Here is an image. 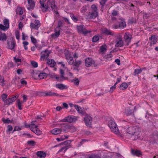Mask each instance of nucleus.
I'll list each match as a JSON object with an SVG mask.
<instances>
[{"instance_id": "nucleus-1", "label": "nucleus", "mask_w": 158, "mask_h": 158, "mask_svg": "<svg viewBox=\"0 0 158 158\" xmlns=\"http://www.w3.org/2000/svg\"><path fill=\"white\" fill-rule=\"evenodd\" d=\"M126 133H124V135L129 138L131 137L134 140H136L140 137L141 129L137 126L126 127Z\"/></svg>"}, {"instance_id": "nucleus-2", "label": "nucleus", "mask_w": 158, "mask_h": 158, "mask_svg": "<svg viewBox=\"0 0 158 158\" xmlns=\"http://www.w3.org/2000/svg\"><path fill=\"white\" fill-rule=\"evenodd\" d=\"M55 3L54 0H49L47 2V4L44 5V7H42V8H43L44 9H42V10L43 12H46L50 6L52 10H55V9H56L57 7Z\"/></svg>"}, {"instance_id": "nucleus-3", "label": "nucleus", "mask_w": 158, "mask_h": 158, "mask_svg": "<svg viewBox=\"0 0 158 158\" xmlns=\"http://www.w3.org/2000/svg\"><path fill=\"white\" fill-rule=\"evenodd\" d=\"M108 125L112 131L114 132L116 134H119V131L118 130L117 125L114 121L112 120H110L108 123Z\"/></svg>"}, {"instance_id": "nucleus-4", "label": "nucleus", "mask_w": 158, "mask_h": 158, "mask_svg": "<svg viewBox=\"0 0 158 158\" xmlns=\"http://www.w3.org/2000/svg\"><path fill=\"white\" fill-rule=\"evenodd\" d=\"M78 118V117L73 115H70L65 117L62 119V121L63 122L72 123L76 121Z\"/></svg>"}, {"instance_id": "nucleus-5", "label": "nucleus", "mask_w": 158, "mask_h": 158, "mask_svg": "<svg viewBox=\"0 0 158 158\" xmlns=\"http://www.w3.org/2000/svg\"><path fill=\"white\" fill-rule=\"evenodd\" d=\"M77 29L80 33H82L85 35H86L87 34L90 33V31L87 30L85 27L83 25L77 26Z\"/></svg>"}, {"instance_id": "nucleus-6", "label": "nucleus", "mask_w": 158, "mask_h": 158, "mask_svg": "<svg viewBox=\"0 0 158 158\" xmlns=\"http://www.w3.org/2000/svg\"><path fill=\"white\" fill-rule=\"evenodd\" d=\"M132 38V35L129 32H127L125 33L124 35V39L126 43V45L127 46L129 45Z\"/></svg>"}, {"instance_id": "nucleus-7", "label": "nucleus", "mask_w": 158, "mask_h": 158, "mask_svg": "<svg viewBox=\"0 0 158 158\" xmlns=\"http://www.w3.org/2000/svg\"><path fill=\"white\" fill-rule=\"evenodd\" d=\"M7 44L8 46V48L11 50L14 49L16 45L14 40L12 38L7 40Z\"/></svg>"}, {"instance_id": "nucleus-8", "label": "nucleus", "mask_w": 158, "mask_h": 158, "mask_svg": "<svg viewBox=\"0 0 158 158\" xmlns=\"http://www.w3.org/2000/svg\"><path fill=\"white\" fill-rule=\"evenodd\" d=\"M35 23H31L30 24V26L31 28L38 30L40 26V21L38 20H35Z\"/></svg>"}, {"instance_id": "nucleus-9", "label": "nucleus", "mask_w": 158, "mask_h": 158, "mask_svg": "<svg viewBox=\"0 0 158 158\" xmlns=\"http://www.w3.org/2000/svg\"><path fill=\"white\" fill-rule=\"evenodd\" d=\"M18 95H16L12 97L6 99L5 101L4 105H10L14 102L18 97Z\"/></svg>"}, {"instance_id": "nucleus-10", "label": "nucleus", "mask_w": 158, "mask_h": 158, "mask_svg": "<svg viewBox=\"0 0 158 158\" xmlns=\"http://www.w3.org/2000/svg\"><path fill=\"white\" fill-rule=\"evenodd\" d=\"M71 141L70 140H67L61 143L62 145H64L65 146V147H64L61 148L59 151L58 152H60L63 151V150L65 149L64 152H65L67 149V147L69 146L71 143Z\"/></svg>"}, {"instance_id": "nucleus-11", "label": "nucleus", "mask_w": 158, "mask_h": 158, "mask_svg": "<svg viewBox=\"0 0 158 158\" xmlns=\"http://www.w3.org/2000/svg\"><path fill=\"white\" fill-rule=\"evenodd\" d=\"M84 121L86 125L88 127H90L92 125V118L89 116H86L84 118Z\"/></svg>"}, {"instance_id": "nucleus-12", "label": "nucleus", "mask_w": 158, "mask_h": 158, "mask_svg": "<svg viewBox=\"0 0 158 158\" xmlns=\"http://www.w3.org/2000/svg\"><path fill=\"white\" fill-rule=\"evenodd\" d=\"M115 42H116L115 47L119 48L123 46L124 43L120 37H119L116 39Z\"/></svg>"}, {"instance_id": "nucleus-13", "label": "nucleus", "mask_w": 158, "mask_h": 158, "mask_svg": "<svg viewBox=\"0 0 158 158\" xmlns=\"http://www.w3.org/2000/svg\"><path fill=\"white\" fill-rule=\"evenodd\" d=\"M94 63V60L92 58L88 57L86 58L85 60V64L86 67H89Z\"/></svg>"}, {"instance_id": "nucleus-14", "label": "nucleus", "mask_w": 158, "mask_h": 158, "mask_svg": "<svg viewBox=\"0 0 158 158\" xmlns=\"http://www.w3.org/2000/svg\"><path fill=\"white\" fill-rule=\"evenodd\" d=\"M60 128H59L61 132H65L68 129L70 128V126L67 123H63L60 124Z\"/></svg>"}, {"instance_id": "nucleus-15", "label": "nucleus", "mask_w": 158, "mask_h": 158, "mask_svg": "<svg viewBox=\"0 0 158 158\" xmlns=\"http://www.w3.org/2000/svg\"><path fill=\"white\" fill-rule=\"evenodd\" d=\"M50 53L47 50L42 51L41 52V55L40 60H42L43 59H44L45 58H47L49 56Z\"/></svg>"}, {"instance_id": "nucleus-16", "label": "nucleus", "mask_w": 158, "mask_h": 158, "mask_svg": "<svg viewBox=\"0 0 158 158\" xmlns=\"http://www.w3.org/2000/svg\"><path fill=\"white\" fill-rule=\"evenodd\" d=\"M98 15V12L92 11L89 12L88 14V17L89 19H94L96 18Z\"/></svg>"}, {"instance_id": "nucleus-17", "label": "nucleus", "mask_w": 158, "mask_h": 158, "mask_svg": "<svg viewBox=\"0 0 158 158\" xmlns=\"http://www.w3.org/2000/svg\"><path fill=\"white\" fill-rule=\"evenodd\" d=\"M66 58L68 62L70 64H73L74 63V60L73 58L69 54L66 55Z\"/></svg>"}, {"instance_id": "nucleus-18", "label": "nucleus", "mask_w": 158, "mask_h": 158, "mask_svg": "<svg viewBox=\"0 0 158 158\" xmlns=\"http://www.w3.org/2000/svg\"><path fill=\"white\" fill-rule=\"evenodd\" d=\"M36 155L40 158H45L46 156L45 153L42 151H40L37 152Z\"/></svg>"}, {"instance_id": "nucleus-19", "label": "nucleus", "mask_w": 158, "mask_h": 158, "mask_svg": "<svg viewBox=\"0 0 158 158\" xmlns=\"http://www.w3.org/2000/svg\"><path fill=\"white\" fill-rule=\"evenodd\" d=\"M119 27L121 29H123L126 26V24L124 20H121L120 22H119Z\"/></svg>"}, {"instance_id": "nucleus-20", "label": "nucleus", "mask_w": 158, "mask_h": 158, "mask_svg": "<svg viewBox=\"0 0 158 158\" xmlns=\"http://www.w3.org/2000/svg\"><path fill=\"white\" fill-rule=\"evenodd\" d=\"M7 37L5 33L0 32V40L5 41L7 39Z\"/></svg>"}, {"instance_id": "nucleus-21", "label": "nucleus", "mask_w": 158, "mask_h": 158, "mask_svg": "<svg viewBox=\"0 0 158 158\" xmlns=\"http://www.w3.org/2000/svg\"><path fill=\"white\" fill-rule=\"evenodd\" d=\"M51 132L53 134L57 135L60 133L61 132L59 128H56L51 130Z\"/></svg>"}, {"instance_id": "nucleus-22", "label": "nucleus", "mask_w": 158, "mask_h": 158, "mask_svg": "<svg viewBox=\"0 0 158 158\" xmlns=\"http://www.w3.org/2000/svg\"><path fill=\"white\" fill-rule=\"evenodd\" d=\"M47 63L50 65L51 67H54L56 64L54 60L52 59L50 60L49 59H48L47 60Z\"/></svg>"}, {"instance_id": "nucleus-23", "label": "nucleus", "mask_w": 158, "mask_h": 158, "mask_svg": "<svg viewBox=\"0 0 158 158\" xmlns=\"http://www.w3.org/2000/svg\"><path fill=\"white\" fill-rule=\"evenodd\" d=\"M27 1L29 5L30 6V7H28L27 9L30 10V9L33 8L35 5V3L34 1L32 0H28Z\"/></svg>"}, {"instance_id": "nucleus-24", "label": "nucleus", "mask_w": 158, "mask_h": 158, "mask_svg": "<svg viewBox=\"0 0 158 158\" xmlns=\"http://www.w3.org/2000/svg\"><path fill=\"white\" fill-rule=\"evenodd\" d=\"M103 32L107 35H113L114 34L110 30H108L106 28L104 29L103 30Z\"/></svg>"}, {"instance_id": "nucleus-25", "label": "nucleus", "mask_w": 158, "mask_h": 158, "mask_svg": "<svg viewBox=\"0 0 158 158\" xmlns=\"http://www.w3.org/2000/svg\"><path fill=\"white\" fill-rule=\"evenodd\" d=\"M127 87V84L126 83L124 82L119 86V88L120 89L123 90L126 89Z\"/></svg>"}, {"instance_id": "nucleus-26", "label": "nucleus", "mask_w": 158, "mask_h": 158, "mask_svg": "<svg viewBox=\"0 0 158 158\" xmlns=\"http://www.w3.org/2000/svg\"><path fill=\"white\" fill-rule=\"evenodd\" d=\"M45 96H59V95L58 94H57L53 92H51V91L45 93Z\"/></svg>"}, {"instance_id": "nucleus-27", "label": "nucleus", "mask_w": 158, "mask_h": 158, "mask_svg": "<svg viewBox=\"0 0 158 158\" xmlns=\"http://www.w3.org/2000/svg\"><path fill=\"white\" fill-rule=\"evenodd\" d=\"M56 87L60 89L63 90L64 89L66 86L62 84H56L55 85Z\"/></svg>"}, {"instance_id": "nucleus-28", "label": "nucleus", "mask_w": 158, "mask_h": 158, "mask_svg": "<svg viewBox=\"0 0 158 158\" xmlns=\"http://www.w3.org/2000/svg\"><path fill=\"white\" fill-rule=\"evenodd\" d=\"M125 113L127 115H129L132 113V110L129 108H126L125 109Z\"/></svg>"}, {"instance_id": "nucleus-29", "label": "nucleus", "mask_w": 158, "mask_h": 158, "mask_svg": "<svg viewBox=\"0 0 158 158\" xmlns=\"http://www.w3.org/2000/svg\"><path fill=\"white\" fill-rule=\"evenodd\" d=\"M81 64V61L80 60H75V61H74V63L73 64L75 66L77 67H79L80 65Z\"/></svg>"}, {"instance_id": "nucleus-30", "label": "nucleus", "mask_w": 158, "mask_h": 158, "mask_svg": "<svg viewBox=\"0 0 158 158\" xmlns=\"http://www.w3.org/2000/svg\"><path fill=\"white\" fill-rule=\"evenodd\" d=\"M71 81L72 82L74 83L75 85L78 86L80 82V81L77 78H75L71 80Z\"/></svg>"}, {"instance_id": "nucleus-31", "label": "nucleus", "mask_w": 158, "mask_h": 158, "mask_svg": "<svg viewBox=\"0 0 158 158\" xmlns=\"http://www.w3.org/2000/svg\"><path fill=\"white\" fill-rule=\"evenodd\" d=\"M58 30L56 31L54 33L52 34V37H58L60 34V29H58Z\"/></svg>"}, {"instance_id": "nucleus-32", "label": "nucleus", "mask_w": 158, "mask_h": 158, "mask_svg": "<svg viewBox=\"0 0 158 158\" xmlns=\"http://www.w3.org/2000/svg\"><path fill=\"white\" fill-rule=\"evenodd\" d=\"M132 153L134 155H135L137 156H139L141 155V152L139 150L135 151L134 150H132Z\"/></svg>"}, {"instance_id": "nucleus-33", "label": "nucleus", "mask_w": 158, "mask_h": 158, "mask_svg": "<svg viewBox=\"0 0 158 158\" xmlns=\"http://www.w3.org/2000/svg\"><path fill=\"white\" fill-rule=\"evenodd\" d=\"M33 132L38 135H40L42 133V132L39 130L38 127L33 130Z\"/></svg>"}, {"instance_id": "nucleus-34", "label": "nucleus", "mask_w": 158, "mask_h": 158, "mask_svg": "<svg viewBox=\"0 0 158 158\" xmlns=\"http://www.w3.org/2000/svg\"><path fill=\"white\" fill-rule=\"evenodd\" d=\"M107 46L106 45H104L102 46L100 48V51L101 52L103 53L106 50Z\"/></svg>"}, {"instance_id": "nucleus-35", "label": "nucleus", "mask_w": 158, "mask_h": 158, "mask_svg": "<svg viewBox=\"0 0 158 158\" xmlns=\"http://www.w3.org/2000/svg\"><path fill=\"white\" fill-rule=\"evenodd\" d=\"M28 127L30 128L31 130L33 132V130L35 128H37L38 127V126L33 123H32L30 125H29L28 126Z\"/></svg>"}, {"instance_id": "nucleus-36", "label": "nucleus", "mask_w": 158, "mask_h": 158, "mask_svg": "<svg viewBox=\"0 0 158 158\" xmlns=\"http://www.w3.org/2000/svg\"><path fill=\"white\" fill-rule=\"evenodd\" d=\"M16 13L19 14V15L23 14V11L22 8L20 7H18L16 10Z\"/></svg>"}, {"instance_id": "nucleus-37", "label": "nucleus", "mask_w": 158, "mask_h": 158, "mask_svg": "<svg viewBox=\"0 0 158 158\" xmlns=\"http://www.w3.org/2000/svg\"><path fill=\"white\" fill-rule=\"evenodd\" d=\"M47 75L45 73H40L38 75V77L40 79H43L46 77Z\"/></svg>"}, {"instance_id": "nucleus-38", "label": "nucleus", "mask_w": 158, "mask_h": 158, "mask_svg": "<svg viewBox=\"0 0 158 158\" xmlns=\"http://www.w3.org/2000/svg\"><path fill=\"white\" fill-rule=\"evenodd\" d=\"M14 66L13 63L12 62H9L8 64L7 67H6L5 68L6 70H8L10 68L14 67Z\"/></svg>"}, {"instance_id": "nucleus-39", "label": "nucleus", "mask_w": 158, "mask_h": 158, "mask_svg": "<svg viewBox=\"0 0 158 158\" xmlns=\"http://www.w3.org/2000/svg\"><path fill=\"white\" fill-rule=\"evenodd\" d=\"M63 21L61 20L59 21L58 22V26L56 27V29H60V27H62L63 26Z\"/></svg>"}, {"instance_id": "nucleus-40", "label": "nucleus", "mask_w": 158, "mask_h": 158, "mask_svg": "<svg viewBox=\"0 0 158 158\" xmlns=\"http://www.w3.org/2000/svg\"><path fill=\"white\" fill-rule=\"evenodd\" d=\"M4 25L6 26L8 28L9 27V20L7 19H4L3 20Z\"/></svg>"}, {"instance_id": "nucleus-41", "label": "nucleus", "mask_w": 158, "mask_h": 158, "mask_svg": "<svg viewBox=\"0 0 158 158\" xmlns=\"http://www.w3.org/2000/svg\"><path fill=\"white\" fill-rule=\"evenodd\" d=\"M142 71V70L141 69H135L134 72V75L135 76L136 75L141 73Z\"/></svg>"}, {"instance_id": "nucleus-42", "label": "nucleus", "mask_w": 158, "mask_h": 158, "mask_svg": "<svg viewBox=\"0 0 158 158\" xmlns=\"http://www.w3.org/2000/svg\"><path fill=\"white\" fill-rule=\"evenodd\" d=\"M7 95L5 94H3L1 96V98L2 99V101L4 102V104L5 103V100H6V99L7 98Z\"/></svg>"}, {"instance_id": "nucleus-43", "label": "nucleus", "mask_w": 158, "mask_h": 158, "mask_svg": "<svg viewBox=\"0 0 158 158\" xmlns=\"http://www.w3.org/2000/svg\"><path fill=\"white\" fill-rule=\"evenodd\" d=\"M2 121L5 123H9L12 122V121L9 120V118L5 119L4 118H3Z\"/></svg>"}, {"instance_id": "nucleus-44", "label": "nucleus", "mask_w": 158, "mask_h": 158, "mask_svg": "<svg viewBox=\"0 0 158 158\" xmlns=\"http://www.w3.org/2000/svg\"><path fill=\"white\" fill-rule=\"evenodd\" d=\"M157 42V38L155 36H154L153 39L152 40L151 42L150 43L151 45H154L156 44Z\"/></svg>"}, {"instance_id": "nucleus-45", "label": "nucleus", "mask_w": 158, "mask_h": 158, "mask_svg": "<svg viewBox=\"0 0 158 158\" xmlns=\"http://www.w3.org/2000/svg\"><path fill=\"white\" fill-rule=\"evenodd\" d=\"M99 40V37L97 35L94 36L92 39V41L93 42H96Z\"/></svg>"}, {"instance_id": "nucleus-46", "label": "nucleus", "mask_w": 158, "mask_h": 158, "mask_svg": "<svg viewBox=\"0 0 158 158\" xmlns=\"http://www.w3.org/2000/svg\"><path fill=\"white\" fill-rule=\"evenodd\" d=\"M8 28L6 26L3 25L2 24H0V29L3 31H5Z\"/></svg>"}, {"instance_id": "nucleus-47", "label": "nucleus", "mask_w": 158, "mask_h": 158, "mask_svg": "<svg viewBox=\"0 0 158 158\" xmlns=\"http://www.w3.org/2000/svg\"><path fill=\"white\" fill-rule=\"evenodd\" d=\"M60 73L61 74L60 78L61 79H63L64 80L65 79V78L64 76V71L62 69H60Z\"/></svg>"}, {"instance_id": "nucleus-48", "label": "nucleus", "mask_w": 158, "mask_h": 158, "mask_svg": "<svg viewBox=\"0 0 158 158\" xmlns=\"http://www.w3.org/2000/svg\"><path fill=\"white\" fill-rule=\"evenodd\" d=\"M70 16H71V17L72 19L74 21L77 22V21H78V18L77 17H75L73 14H71Z\"/></svg>"}, {"instance_id": "nucleus-49", "label": "nucleus", "mask_w": 158, "mask_h": 158, "mask_svg": "<svg viewBox=\"0 0 158 158\" xmlns=\"http://www.w3.org/2000/svg\"><path fill=\"white\" fill-rule=\"evenodd\" d=\"M153 137L154 139V142H158V134L154 135H153Z\"/></svg>"}, {"instance_id": "nucleus-50", "label": "nucleus", "mask_w": 158, "mask_h": 158, "mask_svg": "<svg viewBox=\"0 0 158 158\" xmlns=\"http://www.w3.org/2000/svg\"><path fill=\"white\" fill-rule=\"evenodd\" d=\"M91 8L92 10V11L97 12V8L95 5H92L91 6Z\"/></svg>"}, {"instance_id": "nucleus-51", "label": "nucleus", "mask_w": 158, "mask_h": 158, "mask_svg": "<svg viewBox=\"0 0 158 158\" xmlns=\"http://www.w3.org/2000/svg\"><path fill=\"white\" fill-rule=\"evenodd\" d=\"M17 105L18 108L19 110H21L22 109V108H21L22 103L21 102H20V101L19 100H18Z\"/></svg>"}, {"instance_id": "nucleus-52", "label": "nucleus", "mask_w": 158, "mask_h": 158, "mask_svg": "<svg viewBox=\"0 0 158 158\" xmlns=\"http://www.w3.org/2000/svg\"><path fill=\"white\" fill-rule=\"evenodd\" d=\"M31 64L34 68H36L38 66L37 63L34 61H32L31 62Z\"/></svg>"}, {"instance_id": "nucleus-53", "label": "nucleus", "mask_w": 158, "mask_h": 158, "mask_svg": "<svg viewBox=\"0 0 158 158\" xmlns=\"http://www.w3.org/2000/svg\"><path fill=\"white\" fill-rule=\"evenodd\" d=\"M15 35L16 38L19 40V31L18 30H17L15 31Z\"/></svg>"}, {"instance_id": "nucleus-54", "label": "nucleus", "mask_w": 158, "mask_h": 158, "mask_svg": "<svg viewBox=\"0 0 158 158\" xmlns=\"http://www.w3.org/2000/svg\"><path fill=\"white\" fill-rule=\"evenodd\" d=\"M46 0H40V2L41 5L40 7L42 8V7H44V2L46 1Z\"/></svg>"}, {"instance_id": "nucleus-55", "label": "nucleus", "mask_w": 158, "mask_h": 158, "mask_svg": "<svg viewBox=\"0 0 158 158\" xmlns=\"http://www.w3.org/2000/svg\"><path fill=\"white\" fill-rule=\"evenodd\" d=\"M118 13L117 11L115 10H113L111 16H116L118 15Z\"/></svg>"}, {"instance_id": "nucleus-56", "label": "nucleus", "mask_w": 158, "mask_h": 158, "mask_svg": "<svg viewBox=\"0 0 158 158\" xmlns=\"http://www.w3.org/2000/svg\"><path fill=\"white\" fill-rule=\"evenodd\" d=\"M14 60L15 61L16 63H18L19 62H21V60L20 59L17 58L16 57H14Z\"/></svg>"}, {"instance_id": "nucleus-57", "label": "nucleus", "mask_w": 158, "mask_h": 158, "mask_svg": "<svg viewBox=\"0 0 158 158\" xmlns=\"http://www.w3.org/2000/svg\"><path fill=\"white\" fill-rule=\"evenodd\" d=\"M35 143V142L33 140L29 141L27 142V143L31 146H33Z\"/></svg>"}, {"instance_id": "nucleus-58", "label": "nucleus", "mask_w": 158, "mask_h": 158, "mask_svg": "<svg viewBox=\"0 0 158 158\" xmlns=\"http://www.w3.org/2000/svg\"><path fill=\"white\" fill-rule=\"evenodd\" d=\"M31 40L32 42L34 43V44H35L37 42V41L36 39L33 37V36H31Z\"/></svg>"}, {"instance_id": "nucleus-59", "label": "nucleus", "mask_w": 158, "mask_h": 158, "mask_svg": "<svg viewBox=\"0 0 158 158\" xmlns=\"http://www.w3.org/2000/svg\"><path fill=\"white\" fill-rule=\"evenodd\" d=\"M21 128L19 127V126H15V127L14 128L13 132H14V131H19L21 130Z\"/></svg>"}, {"instance_id": "nucleus-60", "label": "nucleus", "mask_w": 158, "mask_h": 158, "mask_svg": "<svg viewBox=\"0 0 158 158\" xmlns=\"http://www.w3.org/2000/svg\"><path fill=\"white\" fill-rule=\"evenodd\" d=\"M112 56H111L110 54H109L105 56L104 57L105 59L109 60L110 58Z\"/></svg>"}, {"instance_id": "nucleus-61", "label": "nucleus", "mask_w": 158, "mask_h": 158, "mask_svg": "<svg viewBox=\"0 0 158 158\" xmlns=\"http://www.w3.org/2000/svg\"><path fill=\"white\" fill-rule=\"evenodd\" d=\"M116 85L114 84V85L110 87V92L111 93H112L113 92L114 89H115L116 87Z\"/></svg>"}, {"instance_id": "nucleus-62", "label": "nucleus", "mask_w": 158, "mask_h": 158, "mask_svg": "<svg viewBox=\"0 0 158 158\" xmlns=\"http://www.w3.org/2000/svg\"><path fill=\"white\" fill-rule=\"evenodd\" d=\"M121 79V77H118L117 78V81L115 83V85H117L118 83H119Z\"/></svg>"}, {"instance_id": "nucleus-63", "label": "nucleus", "mask_w": 158, "mask_h": 158, "mask_svg": "<svg viewBox=\"0 0 158 158\" xmlns=\"http://www.w3.org/2000/svg\"><path fill=\"white\" fill-rule=\"evenodd\" d=\"M8 131H10L12 130L13 127H12L10 125H9L7 126Z\"/></svg>"}, {"instance_id": "nucleus-64", "label": "nucleus", "mask_w": 158, "mask_h": 158, "mask_svg": "<svg viewBox=\"0 0 158 158\" xmlns=\"http://www.w3.org/2000/svg\"><path fill=\"white\" fill-rule=\"evenodd\" d=\"M115 61L118 65L120 64V62L119 59H117L115 60Z\"/></svg>"}]
</instances>
